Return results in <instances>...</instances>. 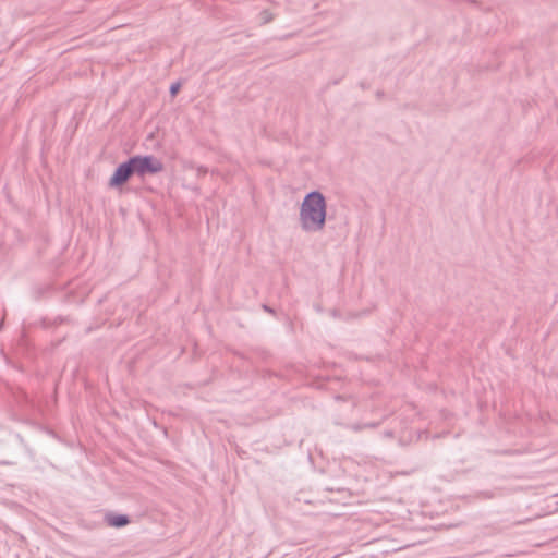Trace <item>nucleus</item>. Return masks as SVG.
Listing matches in <instances>:
<instances>
[{"mask_svg":"<svg viewBox=\"0 0 558 558\" xmlns=\"http://www.w3.org/2000/svg\"><path fill=\"white\" fill-rule=\"evenodd\" d=\"M326 217V204L323 195L317 192L308 194L301 208V221L307 230H318Z\"/></svg>","mask_w":558,"mask_h":558,"instance_id":"1","label":"nucleus"},{"mask_svg":"<svg viewBox=\"0 0 558 558\" xmlns=\"http://www.w3.org/2000/svg\"><path fill=\"white\" fill-rule=\"evenodd\" d=\"M131 162L135 173L140 175L157 173L163 169L162 163L153 156H136L131 158Z\"/></svg>","mask_w":558,"mask_h":558,"instance_id":"2","label":"nucleus"},{"mask_svg":"<svg viewBox=\"0 0 558 558\" xmlns=\"http://www.w3.org/2000/svg\"><path fill=\"white\" fill-rule=\"evenodd\" d=\"M132 173H135L131 159L128 162L121 163L112 177L110 178V186L117 187L124 184L129 178L132 175Z\"/></svg>","mask_w":558,"mask_h":558,"instance_id":"3","label":"nucleus"},{"mask_svg":"<svg viewBox=\"0 0 558 558\" xmlns=\"http://www.w3.org/2000/svg\"><path fill=\"white\" fill-rule=\"evenodd\" d=\"M108 523L114 527H121L129 523V520L125 515H111L108 518Z\"/></svg>","mask_w":558,"mask_h":558,"instance_id":"4","label":"nucleus"},{"mask_svg":"<svg viewBox=\"0 0 558 558\" xmlns=\"http://www.w3.org/2000/svg\"><path fill=\"white\" fill-rule=\"evenodd\" d=\"M178 90H179V85H172L171 86V94L172 95H175L178 93Z\"/></svg>","mask_w":558,"mask_h":558,"instance_id":"5","label":"nucleus"}]
</instances>
